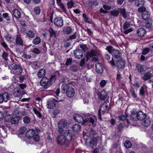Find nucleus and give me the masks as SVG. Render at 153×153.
<instances>
[{
	"instance_id": "33",
	"label": "nucleus",
	"mask_w": 153,
	"mask_h": 153,
	"mask_svg": "<svg viewBox=\"0 0 153 153\" xmlns=\"http://www.w3.org/2000/svg\"><path fill=\"white\" fill-rule=\"evenodd\" d=\"M41 39L40 37L38 36H36L34 38L32 41L33 44L35 45H38L41 43Z\"/></svg>"
},
{
	"instance_id": "60",
	"label": "nucleus",
	"mask_w": 153,
	"mask_h": 153,
	"mask_svg": "<svg viewBox=\"0 0 153 153\" xmlns=\"http://www.w3.org/2000/svg\"><path fill=\"white\" fill-rule=\"evenodd\" d=\"M74 2L72 1H70L67 3L68 7V8H71L73 7L74 6Z\"/></svg>"
},
{
	"instance_id": "35",
	"label": "nucleus",
	"mask_w": 153,
	"mask_h": 153,
	"mask_svg": "<svg viewBox=\"0 0 153 153\" xmlns=\"http://www.w3.org/2000/svg\"><path fill=\"white\" fill-rule=\"evenodd\" d=\"M26 36L28 37L33 38L35 36V34L31 30H28L26 33Z\"/></svg>"
},
{
	"instance_id": "10",
	"label": "nucleus",
	"mask_w": 153,
	"mask_h": 153,
	"mask_svg": "<svg viewBox=\"0 0 153 153\" xmlns=\"http://www.w3.org/2000/svg\"><path fill=\"white\" fill-rule=\"evenodd\" d=\"M143 23V26L146 28L151 29L153 27L152 19L144 21Z\"/></svg>"
},
{
	"instance_id": "55",
	"label": "nucleus",
	"mask_w": 153,
	"mask_h": 153,
	"mask_svg": "<svg viewBox=\"0 0 153 153\" xmlns=\"http://www.w3.org/2000/svg\"><path fill=\"white\" fill-rule=\"evenodd\" d=\"M27 128L25 127H22L19 129V133L21 134H23L26 132Z\"/></svg>"
},
{
	"instance_id": "54",
	"label": "nucleus",
	"mask_w": 153,
	"mask_h": 153,
	"mask_svg": "<svg viewBox=\"0 0 153 153\" xmlns=\"http://www.w3.org/2000/svg\"><path fill=\"white\" fill-rule=\"evenodd\" d=\"M123 128V125L122 123H120L117 126V131L118 132H121L122 131Z\"/></svg>"
},
{
	"instance_id": "4",
	"label": "nucleus",
	"mask_w": 153,
	"mask_h": 153,
	"mask_svg": "<svg viewBox=\"0 0 153 153\" xmlns=\"http://www.w3.org/2000/svg\"><path fill=\"white\" fill-rule=\"evenodd\" d=\"M40 84L43 88L46 89L48 88L51 85L49 82V79L46 77H43L41 79Z\"/></svg>"
},
{
	"instance_id": "1",
	"label": "nucleus",
	"mask_w": 153,
	"mask_h": 153,
	"mask_svg": "<svg viewBox=\"0 0 153 153\" xmlns=\"http://www.w3.org/2000/svg\"><path fill=\"white\" fill-rule=\"evenodd\" d=\"M72 138V132L70 130L65 131L64 135H58L56 138L57 144L65 145L67 147L71 145V142Z\"/></svg>"
},
{
	"instance_id": "18",
	"label": "nucleus",
	"mask_w": 153,
	"mask_h": 153,
	"mask_svg": "<svg viewBox=\"0 0 153 153\" xmlns=\"http://www.w3.org/2000/svg\"><path fill=\"white\" fill-rule=\"evenodd\" d=\"M146 33V30L143 28H139L137 32V34L140 37H142L145 36Z\"/></svg>"
},
{
	"instance_id": "62",
	"label": "nucleus",
	"mask_w": 153,
	"mask_h": 153,
	"mask_svg": "<svg viewBox=\"0 0 153 153\" xmlns=\"http://www.w3.org/2000/svg\"><path fill=\"white\" fill-rule=\"evenodd\" d=\"M102 110V109H99L98 112V118L100 121H102V120L101 114Z\"/></svg>"
},
{
	"instance_id": "27",
	"label": "nucleus",
	"mask_w": 153,
	"mask_h": 153,
	"mask_svg": "<svg viewBox=\"0 0 153 153\" xmlns=\"http://www.w3.org/2000/svg\"><path fill=\"white\" fill-rule=\"evenodd\" d=\"M87 54L88 56L92 57L94 56H97L98 53L97 51L92 49L90 51L88 52Z\"/></svg>"
},
{
	"instance_id": "7",
	"label": "nucleus",
	"mask_w": 153,
	"mask_h": 153,
	"mask_svg": "<svg viewBox=\"0 0 153 153\" xmlns=\"http://www.w3.org/2000/svg\"><path fill=\"white\" fill-rule=\"evenodd\" d=\"M95 69L97 73L99 74H102L103 71V66L102 65L98 62L95 64Z\"/></svg>"
},
{
	"instance_id": "29",
	"label": "nucleus",
	"mask_w": 153,
	"mask_h": 153,
	"mask_svg": "<svg viewBox=\"0 0 153 153\" xmlns=\"http://www.w3.org/2000/svg\"><path fill=\"white\" fill-rule=\"evenodd\" d=\"M31 65L32 67L34 69H38L40 67L39 63L37 61L32 62Z\"/></svg>"
},
{
	"instance_id": "41",
	"label": "nucleus",
	"mask_w": 153,
	"mask_h": 153,
	"mask_svg": "<svg viewBox=\"0 0 153 153\" xmlns=\"http://www.w3.org/2000/svg\"><path fill=\"white\" fill-rule=\"evenodd\" d=\"M142 124L144 126L146 127L150 125V121L149 119L146 118L143 119Z\"/></svg>"
},
{
	"instance_id": "48",
	"label": "nucleus",
	"mask_w": 153,
	"mask_h": 153,
	"mask_svg": "<svg viewBox=\"0 0 153 153\" xmlns=\"http://www.w3.org/2000/svg\"><path fill=\"white\" fill-rule=\"evenodd\" d=\"M34 13L36 15H39L41 12L40 7L39 6L35 7L34 9Z\"/></svg>"
},
{
	"instance_id": "17",
	"label": "nucleus",
	"mask_w": 153,
	"mask_h": 153,
	"mask_svg": "<svg viewBox=\"0 0 153 153\" xmlns=\"http://www.w3.org/2000/svg\"><path fill=\"white\" fill-rule=\"evenodd\" d=\"M73 119L78 123L82 124V122L83 121V117L82 116L79 114H76L73 116Z\"/></svg>"
},
{
	"instance_id": "43",
	"label": "nucleus",
	"mask_w": 153,
	"mask_h": 153,
	"mask_svg": "<svg viewBox=\"0 0 153 153\" xmlns=\"http://www.w3.org/2000/svg\"><path fill=\"white\" fill-rule=\"evenodd\" d=\"M110 14L111 16L117 17L118 16L119 12L117 10H114L110 11Z\"/></svg>"
},
{
	"instance_id": "59",
	"label": "nucleus",
	"mask_w": 153,
	"mask_h": 153,
	"mask_svg": "<svg viewBox=\"0 0 153 153\" xmlns=\"http://www.w3.org/2000/svg\"><path fill=\"white\" fill-rule=\"evenodd\" d=\"M80 48L84 52H85L88 49L86 45L82 44L80 45Z\"/></svg>"
},
{
	"instance_id": "64",
	"label": "nucleus",
	"mask_w": 153,
	"mask_h": 153,
	"mask_svg": "<svg viewBox=\"0 0 153 153\" xmlns=\"http://www.w3.org/2000/svg\"><path fill=\"white\" fill-rule=\"evenodd\" d=\"M32 52L33 53L36 54H39L40 52V50L37 48H34Z\"/></svg>"
},
{
	"instance_id": "11",
	"label": "nucleus",
	"mask_w": 153,
	"mask_h": 153,
	"mask_svg": "<svg viewBox=\"0 0 153 153\" xmlns=\"http://www.w3.org/2000/svg\"><path fill=\"white\" fill-rule=\"evenodd\" d=\"M98 96L100 100H103L108 97V94L107 92L103 89L100 93H98Z\"/></svg>"
},
{
	"instance_id": "50",
	"label": "nucleus",
	"mask_w": 153,
	"mask_h": 153,
	"mask_svg": "<svg viewBox=\"0 0 153 153\" xmlns=\"http://www.w3.org/2000/svg\"><path fill=\"white\" fill-rule=\"evenodd\" d=\"M33 111L35 114L38 117L41 118L42 117V114L40 112L37 110L36 108H33Z\"/></svg>"
},
{
	"instance_id": "52",
	"label": "nucleus",
	"mask_w": 153,
	"mask_h": 153,
	"mask_svg": "<svg viewBox=\"0 0 153 153\" xmlns=\"http://www.w3.org/2000/svg\"><path fill=\"white\" fill-rule=\"evenodd\" d=\"M138 9V11L139 12L143 13H144L145 12L147 11L146 10V8L145 7L143 6H141Z\"/></svg>"
},
{
	"instance_id": "25",
	"label": "nucleus",
	"mask_w": 153,
	"mask_h": 153,
	"mask_svg": "<svg viewBox=\"0 0 153 153\" xmlns=\"http://www.w3.org/2000/svg\"><path fill=\"white\" fill-rule=\"evenodd\" d=\"M20 117L18 116H15L10 119V123L13 124H18L20 120Z\"/></svg>"
},
{
	"instance_id": "51",
	"label": "nucleus",
	"mask_w": 153,
	"mask_h": 153,
	"mask_svg": "<svg viewBox=\"0 0 153 153\" xmlns=\"http://www.w3.org/2000/svg\"><path fill=\"white\" fill-rule=\"evenodd\" d=\"M4 120L5 121V123L8 126V128H9V126L8 125H9V122H10V116L9 114H7L6 116L4 117Z\"/></svg>"
},
{
	"instance_id": "53",
	"label": "nucleus",
	"mask_w": 153,
	"mask_h": 153,
	"mask_svg": "<svg viewBox=\"0 0 153 153\" xmlns=\"http://www.w3.org/2000/svg\"><path fill=\"white\" fill-rule=\"evenodd\" d=\"M130 93L133 98H135L137 97V95L135 93V91L133 88L131 89L130 91Z\"/></svg>"
},
{
	"instance_id": "9",
	"label": "nucleus",
	"mask_w": 153,
	"mask_h": 153,
	"mask_svg": "<svg viewBox=\"0 0 153 153\" xmlns=\"http://www.w3.org/2000/svg\"><path fill=\"white\" fill-rule=\"evenodd\" d=\"M57 101L54 99L50 100L47 102V105L48 108L49 109L54 108L56 106V102Z\"/></svg>"
},
{
	"instance_id": "15",
	"label": "nucleus",
	"mask_w": 153,
	"mask_h": 153,
	"mask_svg": "<svg viewBox=\"0 0 153 153\" xmlns=\"http://www.w3.org/2000/svg\"><path fill=\"white\" fill-rule=\"evenodd\" d=\"M36 132L33 129H30L27 131L26 134V137L28 139H31L34 136V135Z\"/></svg>"
},
{
	"instance_id": "44",
	"label": "nucleus",
	"mask_w": 153,
	"mask_h": 153,
	"mask_svg": "<svg viewBox=\"0 0 153 153\" xmlns=\"http://www.w3.org/2000/svg\"><path fill=\"white\" fill-rule=\"evenodd\" d=\"M128 116V115L127 114H126L125 115H121L119 116L118 117V118L120 120L123 122L126 121V120Z\"/></svg>"
},
{
	"instance_id": "58",
	"label": "nucleus",
	"mask_w": 153,
	"mask_h": 153,
	"mask_svg": "<svg viewBox=\"0 0 153 153\" xmlns=\"http://www.w3.org/2000/svg\"><path fill=\"white\" fill-rule=\"evenodd\" d=\"M30 121V117L28 116H25L23 119V121L25 123H29Z\"/></svg>"
},
{
	"instance_id": "3",
	"label": "nucleus",
	"mask_w": 153,
	"mask_h": 153,
	"mask_svg": "<svg viewBox=\"0 0 153 153\" xmlns=\"http://www.w3.org/2000/svg\"><path fill=\"white\" fill-rule=\"evenodd\" d=\"M119 57H117V59L114 58V59L116 61V63L117 65V67L118 69H121L125 67V62L122 59L121 54L120 53L119 55Z\"/></svg>"
},
{
	"instance_id": "2",
	"label": "nucleus",
	"mask_w": 153,
	"mask_h": 153,
	"mask_svg": "<svg viewBox=\"0 0 153 153\" xmlns=\"http://www.w3.org/2000/svg\"><path fill=\"white\" fill-rule=\"evenodd\" d=\"M106 49L108 52L112 55V57L111 61H108V62L112 66H116L114 59L116 58L117 59V57H119V55L120 54V53L119 50L113 49L112 47L111 46H108L106 48Z\"/></svg>"
},
{
	"instance_id": "45",
	"label": "nucleus",
	"mask_w": 153,
	"mask_h": 153,
	"mask_svg": "<svg viewBox=\"0 0 153 153\" xmlns=\"http://www.w3.org/2000/svg\"><path fill=\"white\" fill-rule=\"evenodd\" d=\"M32 138H33L34 140L36 142L39 141L40 139L39 135L37 132H36L35 134L34 135V136Z\"/></svg>"
},
{
	"instance_id": "49",
	"label": "nucleus",
	"mask_w": 153,
	"mask_h": 153,
	"mask_svg": "<svg viewBox=\"0 0 153 153\" xmlns=\"http://www.w3.org/2000/svg\"><path fill=\"white\" fill-rule=\"evenodd\" d=\"M125 146L127 148H130L132 145L131 143L129 140H126L124 143Z\"/></svg>"
},
{
	"instance_id": "23",
	"label": "nucleus",
	"mask_w": 153,
	"mask_h": 153,
	"mask_svg": "<svg viewBox=\"0 0 153 153\" xmlns=\"http://www.w3.org/2000/svg\"><path fill=\"white\" fill-rule=\"evenodd\" d=\"M63 32L65 35L70 34L72 32L71 28L69 26H65L63 28Z\"/></svg>"
},
{
	"instance_id": "20",
	"label": "nucleus",
	"mask_w": 153,
	"mask_h": 153,
	"mask_svg": "<svg viewBox=\"0 0 153 153\" xmlns=\"http://www.w3.org/2000/svg\"><path fill=\"white\" fill-rule=\"evenodd\" d=\"M16 43L17 45L19 46H23L24 45L23 40L21 37V35L19 34L16 36Z\"/></svg>"
},
{
	"instance_id": "24",
	"label": "nucleus",
	"mask_w": 153,
	"mask_h": 153,
	"mask_svg": "<svg viewBox=\"0 0 153 153\" xmlns=\"http://www.w3.org/2000/svg\"><path fill=\"white\" fill-rule=\"evenodd\" d=\"M13 16L15 17L16 18H20L21 16V12L17 9H14L13 12V13L12 14Z\"/></svg>"
},
{
	"instance_id": "42",
	"label": "nucleus",
	"mask_w": 153,
	"mask_h": 153,
	"mask_svg": "<svg viewBox=\"0 0 153 153\" xmlns=\"http://www.w3.org/2000/svg\"><path fill=\"white\" fill-rule=\"evenodd\" d=\"M120 13L121 15H122L123 17L126 19L128 17V16L126 12L125 8L121 9L120 10Z\"/></svg>"
},
{
	"instance_id": "31",
	"label": "nucleus",
	"mask_w": 153,
	"mask_h": 153,
	"mask_svg": "<svg viewBox=\"0 0 153 153\" xmlns=\"http://www.w3.org/2000/svg\"><path fill=\"white\" fill-rule=\"evenodd\" d=\"M100 109H102V112L103 114L109 111L108 105L107 104L105 105V106H104L103 104L101 105Z\"/></svg>"
},
{
	"instance_id": "56",
	"label": "nucleus",
	"mask_w": 153,
	"mask_h": 153,
	"mask_svg": "<svg viewBox=\"0 0 153 153\" xmlns=\"http://www.w3.org/2000/svg\"><path fill=\"white\" fill-rule=\"evenodd\" d=\"M130 23L129 22L126 21L124 23L123 25V28L124 30H126L129 27H130Z\"/></svg>"
},
{
	"instance_id": "61",
	"label": "nucleus",
	"mask_w": 153,
	"mask_h": 153,
	"mask_svg": "<svg viewBox=\"0 0 153 153\" xmlns=\"http://www.w3.org/2000/svg\"><path fill=\"white\" fill-rule=\"evenodd\" d=\"M107 83L106 81L104 79L102 80L100 82V86L101 88H103L105 85Z\"/></svg>"
},
{
	"instance_id": "22",
	"label": "nucleus",
	"mask_w": 153,
	"mask_h": 153,
	"mask_svg": "<svg viewBox=\"0 0 153 153\" xmlns=\"http://www.w3.org/2000/svg\"><path fill=\"white\" fill-rule=\"evenodd\" d=\"M56 2L57 5L60 7V8L63 10V12L67 13V10L64 4L62 3L61 0H56Z\"/></svg>"
},
{
	"instance_id": "37",
	"label": "nucleus",
	"mask_w": 153,
	"mask_h": 153,
	"mask_svg": "<svg viewBox=\"0 0 153 153\" xmlns=\"http://www.w3.org/2000/svg\"><path fill=\"white\" fill-rule=\"evenodd\" d=\"M71 71L73 72H76L79 70V67L76 65H73L70 67Z\"/></svg>"
},
{
	"instance_id": "26",
	"label": "nucleus",
	"mask_w": 153,
	"mask_h": 153,
	"mask_svg": "<svg viewBox=\"0 0 153 153\" xmlns=\"http://www.w3.org/2000/svg\"><path fill=\"white\" fill-rule=\"evenodd\" d=\"M67 124V121L65 119H62L58 122V127L65 128Z\"/></svg>"
},
{
	"instance_id": "57",
	"label": "nucleus",
	"mask_w": 153,
	"mask_h": 153,
	"mask_svg": "<svg viewBox=\"0 0 153 153\" xmlns=\"http://www.w3.org/2000/svg\"><path fill=\"white\" fill-rule=\"evenodd\" d=\"M72 62V60L71 58H69L68 59H67L66 61L65 62L66 66H69L71 65Z\"/></svg>"
},
{
	"instance_id": "12",
	"label": "nucleus",
	"mask_w": 153,
	"mask_h": 153,
	"mask_svg": "<svg viewBox=\"0 0 153 153\" xmlns=\"http://www.w3.org/2000/svg\"><path fill=\"white\" fill-rule=\"evenodd\" d=\"M137 118L138 120H142L146 118V114L143 113L142 111L137 112L136 114Z\"/></svg>"
},
{
	"instance_id": "34",
	"label": "nucleus",
	"mask_w": 153,
	"mask_h": 153,
	"mask_svg": "<svg viewBox=\"0 0 153 153\" xmlns=\"http://www.w3.org/2000/svg\"><path fill=\"white\" fill-rule=\"evenodd\" d=\"M2 16L4 18H5L7 21L10 20L9 17L8 16V14L7 13H5L3 14V15L0 13V22H2L3 20Z\"/></svg>"
},
{
	"instance_id": "63",
	"label": "nucleus",
	"mask_w": 153,
	"mask_h": 153,
	"mask_svg": "<svg viewBox=\"0 0 153 153\" xmlns=\"http://www.w3.org/2000/svg\"><path fill=\"white\" fill-rule=\"evenodd\" d=\"M89 122L91 123L92 125L94 127H95L96 124L95 123V120L92 117H90L89 118Z\"/></svg>"
},
{
	"instance_id": "6",
	"label": "nucleus",
	"mask_w": 153,
	"mask_h": 153,
	"mask_svg": "<svg viewBox=\"0 0 153 153\" xmlns=\"http://www.w3.org/2000/svg\"><path fill=\"white\" fill-rule=\"evenodd\" d=\"M53 23L56 26L59 27H61L63 24L62 17H57L55 18L53 20Z\"/></svg>"
},
{
	"instance_id": "36",
	"label": "nucleus",
	"mask_w": 153,
	"mask_h": 153,
	"mask_svg": "<svg viewBox=\"0 0 153 153\" xmlns=\"http://www.w3.org/2000/svg\"><path fill=\"white\" fill-rule=\"evenodd\" d=\"M89 143L91 146H95L97 144V139L96 138L94 137L91 138L89 142Z\"/></svg>"
},
{
	"instance_id": "14",
	"label": "nucleus",
	"mask_w": 153,
	"mask_h": 153,
	"mask_svg": "<svg viewBox=\"0 0 153 153\" xmlns=\"http://www.w3.org/2000/svg\"><path fill=\"white\" fill-rule=\"evenodd\" d=\"M74 94L75 91L74 88L70 86L66 93L67 96L71 98L74 96Z\"/></svg>"
},
{
	"instance_id": "32",
	"label": "nucleus",
	"mask_w": 153,
	"mask_h": 153,
	"mask_svg": "<svg viewBox=\"0 0 153 153\" xmlns=\"http://www.w3.org/2000/svg\"><path fill=\"white\" fill-rule=\"evenodd\" d=\"M144 3V0H135L134 4L137 7H140L141 6H143Z\"/></svg>"
},
{
	"instance_id": "28",
	"label": "nucleus",
	"mask_w": 153,
	"mask_h": 153,
	"mask_svg": "<svg viewBox=\"0 0 153 153\" xmlns=\"http://www.w3.org/2000/svg\"><path fill=\"white\" fill-rule=\"evenodd\" d=\"M81 126L78 124L74 125L72 127L73 131L76 133L79 131L81 130Z\"/></svg>"
},
{
	"instance_id": "46",
	"label": "nucleus",
	"mask_w": 153,
	"mask_h": 153,
	"mask_svg": "<svg viewBox=\"0 0 153 153\" xmlns=\"http://www.w3.org/2000/svg\"><path fill=\"white\" fill-rule=\"evenodd\" d=\"M145 89L143 86H141L139 91V95L142 97L145 96Z\"/></svg>"
},
{
	"instance_id": "47",
	"label": "nucleus",
	"mask_w": 153,
	"mask_h": 153,
	"mask_svg": "<svg viewBox=\"0 0 153 153\" xmlns=\"http://www.w3.org/2000/svg\"><path fill=\"white\" fill-rule=\"evenodd\" d=\"M150 51V49L149 48H143L142 50V54L143 55H145L148 53Z\"/></svg>"
},
{
	"instance_id": "38",
	"label": "nucleus",
	"mask_w": 153,
	"mask_h": 153,
	"mask_svg": "<svg viewBox=\"0 0 153 153\" xmlns=\"http://www.w3.org/2000/svg\"><path fill=\"white\" fill-rule=\"evenodd\" d=\"M82 16L84 19V21L85 22L90 24H91L92 23V21L91 20H89V18L85 13H83Z\"/></svg>"
},
{
	"instance_id": "8",
	"label": "nucleus",
	"mask_w": 153,
	"mask_h": 153,
	"mask_svg": "<svg viewBox=\"0 0 153 153\" xmlns=\"http://www.w3.org/2000/svg\"><path fill=\"white\" fill-rule=\"evenodd\" d=\"M83 55L82 51L80 49H76L74 51V55L75 57L78 59H81L83 56Z\"/></svg>"
},
{
	"instance_id": "40",
	"label": "nucleus",
	"mask_w": 153,
	"mask_h": 153,
	"mask_svg": "<svg viewBox=\"0 0 153 153\" xmlns=\"http://www.w3.org/2000/svg\"><path fill=\"white\" fill-rule=\"evenodd\" d=\"M151 74L149 72L146 73L143 76V80L146 81L149 79H150L151 76Z\"/></svg>"
},
{
	"instance_id": "39",
	"label": "nucleus",
	"mask_w": 153,
	"mask_h": 153,
	"mask_svg": "<svg viewBox=\"0 0 153 153\" xmlns=\"http://www.w3.org/2000/svg\"><path fill=\"white\" fill-rule=\"evenodd\" d=\"M48 32L50 33V37H55L56 36V32L54 31L52 27H50Z\"/></svg>"
},
{
	"instance_id": "16",
	"label": "nucleus",
	"mask_w": 153,
	"mask_h": 153,
	"mask_svg": "<svg viewBox=\"0 0 153 153\" xmlns=\"http://www.w3.org/2000/svg\"><path fill=\"white\" fill-rule=\"evenodd\" d=\"M150 13L147 11L145 12L144 13H142V18L144 21H146L148 20L152 19L150 17Z\"/></svg>"
},
{
	"instance_id": "19",
	"label": "nucleus",
	"mask_w": 153,
	"mask_h": 153,
	"mask_svg": "<svg viewBox=\"0 0 153 153\" xmlns=\"http://www.w3.org/2000/svg\"><path fill=\"white\" fill-rule=\"evenodd\" d=\"M136 68L138 72L140 74H143L144 71L143 65L137 63L136 64Z\"/></svg>"
},
{
	"instance_id": "21",
	"label": "nucleus",
	"mask_w": 153,
	"mask_h": 153,
	"mask_svg": "<svg viewBox=\"0 0 153 153\" xmlns=\"http://www.w3.org/2000/svg\"><path fill=\"white\" fill-rule=\"evenodd\" d=\"M70 86V85L67 84L65 83H63L61 87L62 92L63 94H66Z\"/></svg>"
},
{
	"instance_id": "5",
	"label": "nucleus",
	"mask_w": 153,
	"mask_h": 153,
	"mask_svg": "<svg viewBox=\"0 0 153 153\" xmlns=\"http://www.w3.org/2000/svg\"><path fill=\"white\" fill-rule=\"evenodd\" d=\"M10 67L14 70L16 74L20 75L22 74L23 69L19 65L11 62V64H10Z\"/></svg>"
},
{
	"instance_id": "30",
	"label": "nucleus",
	"mask_w": 153,
	"mask_h": 153,
	"mask_svg": "<svg viewBox=\"0 0 153 153\" xmlns=\"http://www.w3.org/2000/svg\"><path fill=\"white\" fill-rule=\"evenodd\" d=\"M46 71L44 68H42L38 71L37 74L39 78H43L45 75Z\"/></svg>"
},
{
	"instance_id": "13",
	"label": "nucleus",
	"mask_w": 153,
	"mask_h": 153,
	"mask_svg": "<svg viewBox=\"0 0 153 153\" xmlns=\"http://www.w3.org/2000/svg\"><path fill=\"white\" fill-rule=\"evenodd\" d=\"M8 98V93L5 92L3 94L0 95V103H2L3 101L7 102Z\"/></svg>"
}]
</instances>
